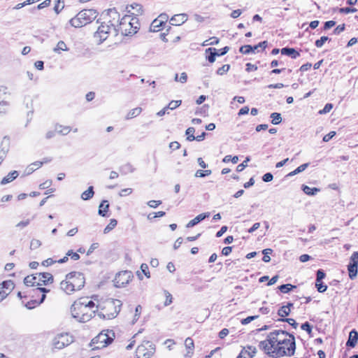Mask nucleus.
Here are the masks:
<instances>
[{
	"mask_svg": "<svg viewBox=\"0 0 358 358\" xmlns=\"http://www.w3.org/2000/svg\"><path fill=\"white\" fill-rule=\"evenodd\" d=\"M127 9L129 13H131V15H138L142 13V6L138 3H132L128 6H127Z\"/></svg>",
	"mask_w": 358,
	"mask_h": 358,
	"instance_id": "aec40b11",
	"label": "nucleus"
},
{
	"mask_svg": "<svg viewBox=\"0 0 358 358\" xmlns=\"http://www.w3.org/2000/svg\"><path fill=\"white\" fill-rule=\"evenodd\" d=\"M164 296H165V298H166L164 304L165 306H168L171 303H172V302H173V297H172L171 294L170 292H169L168 291H164Z\"/></svg>",
	"mask_w": 358,
	"mask_h": 358,
	"instance_id": "49530a36",
	"label": "nucleus"
},
{
	"mask_svg": "<svg viewBox=\"0 0 358 358\" xmlns=\"http://www.w3.org/2000/svg\"><path fill=\"white\" fill-rule=\"evenodd\" d=\"M113 330H103L92 340L91 345L93 349H101L110 344L115 338Z\"/></svg>",
	"mask_w": 358,
	"mask_h": 358,
	"instance_id": "9d476101",
	"label": "nucleus"
},
{
	"mask_svg": "<svg viewBox=\"0 0 358 358\" xmlns=\"http://www.w3.org/2000/svg\"><path fill=\"white\" fill-rule=\"evenodd\" d=\"M85 283L84 275L78 271H72L65 275L64 280L60 282V289L68 295L80 290Z\"/></svg>",
	"mask_w": 358,
	"mask_h": 358,
	"instance_id": "7ed1b4c3",
	"label": "nucleus"
},
{
	"mask_svg": "<svg viewBox=\"0 0 358 358\" xmlns=\"http://www.w3.org/2000/svg\"><path fill=\"white\" fill-rule=\"evenodd\" d=\"M224 163H228L231 162L233 164H236L238 162V157L237 156L232 157L231 155H226L223 159Z\"/></svg>",
	"mask_w": 358,
	"mask_h": 358,
	"instance_id": "c03bdc74",
	"label": "nucleus"
},
{
	"mask_svg": "<svg viewBox=\"0 0 358 358\" xmlns=\"http://www.w3.org/2000/svg\"><path fill=\"white\" fill-rule=\"evenodd\" d=\"M194 131H195V129L194 127H189L186 130L185 133H186V135L187 136V141H192L195 140V136H194Z\"/></svg>",
	"mask_w": 358,
	"mask_h": 358,
	"instance_id": "79ce46f5",
	"label": "nucleus"
},
{
	"mask_svg": "<svg viewBox=\"0 0 358 358\" xmlns=\"http://www.w3.org/2000/svg\"><path fill=\"white\" fill-rule=\"evenodd\" d=\"M119 29L123 35H133L139 29V22L137 17L131 15H124L120 20Z\"/></svg>",
	"mask_w": 358,
	"mask_h": 358,
	"instance_id": "0eeeda50",
	"label": "nucleus"
},
{
	"mask_svg": "<svg viewBox=\"0 0 358 358\" xmlns=\"http://www.w3.org/2000/svg\"><path fill=\"white\" fill-rule=\"evenodd\" d=\"M69 48L66 44L63 41H60L57 43L56 46L54 48L53 51L57 54H60L62 51H68Z\"/></svg>",
	"mask_w": 358,
	"mask_h": 358,
	"instance_id": "cd10ccee",
	"label": "nucleus"
},
{
	"mask_svg": "<svg viewBox=\"0 0 358 358\" xmlns=\"http://www.w3.org/2000/svg\"><path fill=\"white\" fill-rule=\"evenodd\" d=\"M117 223V220L115 219H111L110 220L109 224L104 229L103 232L105 234L108 233L110 231H111L112 229H113L116 227Z\"/></svg>",
	"mask_w": 358,
	"mask_h": 358,
	"instance_id": "ea45409f",
	"label": "nucleus"
},
{
	"mask_svg": "<svg viewBox=\"0 0 358 358\" xmlns=\"http://www.w3.org/2000/svg\"><path fill=\"white\" fill-rule=\"evenodd\" d=\"M142 111V108L141 107H137L135 108L131 109L128 112L127 114L126 118L127 119H131L133 117H137L141 114Z\"/></svg>",
	"mask_w": 358,
	"mask_h": 358,
	"instance_id": "7c9ffc66",
	"label": "nucleus"
},
{
	"mask_svg": "<svg viewBox=\"0 0 358 358\" xmlns=\"http://www.w3.org/2000/svg\"><path fill=\"white\" fill-rule=\"evenodd\" d=\"M315 286H316V287L317 289V291L319 292H321V293L325 292L327 290V286L324 285L322 282V281H319V282L316 281L315 282Z\"/></svg>",
	"mask_w": 358,
	"mask_h": 358,
	"instance_id": "3c124183",
	"label": "nucleus"
},
{
	"mask_svg": "<svg viewBox=\"0 0 358 358\" xmlns=\"http://www.w3.org/2000/svg\"><path fill=\"white\" fill-rule=\"evenodd\" d=\"M257 317H258L257 315L249 316L245 319H243L241 322L243 325H246V324H249L250 322H251L252 321L257 319Z\"/></svg>",
	"mask_w": 358,
	"mask_h": 358,
	"instance_id": "bf43d9fd",
	"label": "nucleus"
},
{
	"mask_svg": "<svg viewBox=\"0 0 358 358\" xmlns=\"http://www.w3.org/2000/svg\"><path fill=\"white\" fill-rule=\"evenodd\" d=\"M41 245V241L38 239H32L30 243V249L36 250Z\"/></svg>",
	"mask_w": 358,
	"mask_h": 358,
	"instance_id": "8fccbe9b",
	"label": "nucleus"
},
{
	"mask_svg": "<svg viewBox=\"0 0 358 358\" xmlns=\"http://www.w3.org/2000/svg\"><path fill=\"white\" fill-rule=\"evenodd\" d=\"M14 288L11 280H6L0 284V302L3 301Z\"/></svg>",
	"mask_w": 358,
	"mask_h": 358,
	"instance_id": "2eb2a0df",
	"label": "nucleus"
},
{
	"mask_svg": "<svg viewBox=\"0 0 358 358\" xmlns=\"http://www.w3.org/2000/svg\"><path fill=\"white\" fill-rule=\"evenodd\" d=\"M71 128L69 127L62 125H56L55 127V131L63 135L69 134Z\"/></svg>",
	"mask_w": 358,
	"mask_h": 358,
	"instance_id": "72a5a7b5",
	"label": "nucleus"
},
{
	"mask_svg": "<svg viewBox=\"0 0 358 358\" xmlns=\"http://www.w3.org/2000/svg\"><path fill=\"white\" fill-rule=\"evenodd\" d=\"M271 123L273 124H278L282 122L281 115L278 113H273L271 114Z\"/></svg>",
	"mask_w": 358,
	"mask_h": 358,
	"instance_id": "e433bc0d",
	"label": "nucleus"
},
{
	"mask_svg": "<svg viewBox=\"0 0 358 358\" xmlns=\"http://www.w3.org/2000/svg\"><path fill=\"white\" fill-rule=\"evenodd\" d=\"M211 173L212 171L209 169L205 171L198 170L196 171L194 176L196 178H203L210 176Z\"/></svg>",
	"mask_w": 358,
	"mask_h": 358,
	"instance_id": "58836bf2",
	"label": "nucleus"
},
{
	"mask_svg": "<svg viewBox=\"0 0 358 358\" xmlns=\"http://www.w3.org/2000/svg\"><path fill=\"white\" fill-rule=\"evenodd\" d=\"M301 329L306 331H307V333L308 334H310L311 332H312V328H311V326L310 325V324L308 322H305L303 323L302 325H301Z\"/></svg>",
	"mask_w": 358,
	"mask_h": 358,
	"instance_id": "e2e57ef3",
	"label": "nucleus"
},
{
	"mask_svg": "<svg viewBox=\"0 0 358 358\" xmlns=\"http://www.w3.org/2000/svg\"><path fill=\"white\" fill-rule=\"evenodd\" d=\"M133 274L129 271H122L116 274L113 282L116 287H125L131 280Z\"/></svg>",
	"mask_w": 358,
	"mask_h": 358,
	"instance_id": "ddd939ff",
	"label": "nucleus"
},
{
	"mask_svg": "<svg viewBox=\"0 0 358 358\" xmlns=\"http://www.w3.org/2000/svg\"><path fill=\"white\" fill-rule=\"evenodd\" d=\"M162 203L161 201L152 200L148 202V205L152 208H157Z\"/></svg>",
	"mask_w": 358,
	"mask_h": 358,
	"instance_id": "0e129e2a",
	"label": "nucleus"
},
{
	"mask_svg": "<svg viewBox=\"0 0 358 358\" xmlns=\"http://www.w3.org/2000/svg\"><path fill=\"white\" fill-rule=\"evenodd\" d=\"M8 96L7 89L5 87H0V113L6 110L8 106V101L6 100Z\"/></svg>",
	"mask_w": 358,
	"mask_h": 358,
	"instance_id": "dca6fc26",
	"label": "nucleus"
},
{
	"mask_svg": "<svg viewBox=\"0 0 358 358\" xmlns=\"http://www.w3.org/2000/svg\"><path fill=\"white\" fill-rule=\"evenodd\" d=\"M302 190L303 192L309 196H314L320 192V189L317 187H310L308 185H302Z\"/></svg>",
	"mask_w": 358,
	"mask_h": 358,
	"instance_id": "bb28decb",
	"label": "nucleus"
},
{
	"mask_svg": "<svg viewBox=\"0 0 358 358\" xmlns=\"http://www.w3.org/2000/svg\"><path fill=\"white\" fill-rule=\"evenodd\" d=\"M188 19V15L186 13H180L173 16L171 20V24L174 26H180L185 23Z\"/></svg>",
	"mask_w": 358,
	"mask_h": 358,
	"instance_id": "f3484780",
	"label": "nucleus"
},
{
	"mask_svg": "<svg viewBox=\"0 0 358 358\" xmlns=\"http://www.w3.org/2000/svg\"><path fill=\"white\" fill-rule=\"evenodd\" d=\"M210 216V213H201L196 216L194 219L190 220L187 224V228H192L199 224L200 222L203 220L205 218L208 217Z\"/></svg>",
	"mask_w": 358,
	"mask_h": 358,
	"instance_id": "6ab92c4d",
	"label": "nucleus"
},
{
	"mask_svg": "<svg viewBox=\"0 0 358 358\" xmlns=\"http://www.w3.org/2000/svg\"><path fill=\"white\" fill-rule=\"evenodd\" d=\"M121 301L117 299H108L96 301V315L101 319L111 320L115 318L120 310Z\"/></svg>",
	"mask_w": 358,
	"mask_h": 358,
	"instance_id": "20e7f679",
	"label": "nucleus"
},
{
	"mask_svg": "<svg viewBox=\"0 0 358 358\" xmlns=\"http://www.w3.org/2000/svg\"><path fill=\"white\" fill-rule=\"evenodd\" d=\"M96 17V12L93 9L83 10L71 18L70 24L73 27H82Z\"/></svg>",
	"mask_w": 358,
	"mask_h": 358,
	"instance_id": "6e6552de",
	"label": "nucleus"
},
{
	"mask_svg": "<svg viewBox=\"0 0 358 358\" xmlns=\"http://www.w3.org/2000/svg\"><path fill=\"white\" fill-rule=\"evenodd\" d=\"M69 257H71L73 260H78L80 259V255L77 253L73 252V250H69L66 255V256L62 259H59L57 260V262L59 264H62L68 261Z\"/></svg>",
	"mask_w": 358,
	"mask_h": 358,
	"instance_id": "b1692460",
	"label": "nucleus"
},
{
	"mask_svg": "<svg viewBox=\"0 0 358 358\" xmlns=\"http://www.w3.org/2000/svg\"><path fill=\"white\" fill-rule=\"evenodd\" d=\"M263 254L264 255L263 257V261L264 262H269L271 261V257L268 256L269 254L272 252L271 249H265L263 250Z\"/></svg>",
	"mask_w": 358,
	"mask_h": 358,
	"instance_id": "5fc2aeb1",
	"label": "nucleus"
},
{
	"mask_svg": "<svg viewBox=\"0 0 358 358\" xmlns=\"http://www.w3.org/2000/svg\"><path fill=\"white\" fill-rule=\"evenodd\" d=\"M97 296H83L76 300L71 306V315L78 322H86L96 315Z\"/></svg>",
	"mask_w": 358,
	"mask_h": 358,
	"instance_id": "f257e3e1",
	"label": "nucleus"
},
{
	"mask_svg": "<svg viewBox=\"0 0 358 358\" xmlns=\"http://www.w3.org/2000/svg\"><path fill=\"white\" fill-rule=\"evenodd\" d=\"M182 103L181 100H173L169 102V105L166 106L168 108V110H174L177 108L178 106H180Z\"/></svg>",
	"mask_w": 358,
	"mask_h": 358,
	"instance_id": "a18cd8bd",
	"label": "nucleus"
},
{
	"mask_svg": "<svg viewBox=\"0 0 358 358\" xmlns=\"http://www.w3.org/2000/svg\"><path fill=\"white\" fill-rule=\"evenodd\" d=\"M35 280V288L33 289V296L35 299L32 301L33 306L29 303L27 305V307L29 309L40 305L45 300V294L49 292L50 289L43 287V286L51 285L53 282L54 278L50 273H36Z\"/></svg>",
	"mask_w": 358,
	"mask_h": 358,
	"instance_id": "f03ea898",
	"label": "nucleus"
},
{
	"mask_svg": "<svg viewBox=\"0 0 358 358\" xmlns=\"http://www.w3.org/2000/svg\"><path fill=\"white\" fill-rule=\"evenodd\" d=\"M333 108V105L331 103H327L324 108L319 111L320 114H326Z\"/></svg>",
	"mask_w": 358,
	"mask_h": 358,
	"instance_id": "052dcab7",
	"label": "nucleus"
},
{
	"mask_svg": "<svg viewBox=\"0 0 358 358\" xmlns=\"http://www.w3.org/2000/svg\"><path fill=\"white\" fill-rule=\"evenodd\" d=\"M252 51V46L250 45H245L240 48V52L243 54H249Z\"/></svg>",
	"mask_w": 358,
	"mask_h": 358,
	"instance_id": "864d4df0",
	"label": "nucleus"
},
{
	"mask_svg": "<svg viewBox=\"0 0 358 358\" xmlns=\"http://www.w3.org/2000/svg\"><path fill=\"white\" fill-rule=\"evenodd\" d=\"M278 336H282V342H279V349L281 350L280 357L292 356L295 352L294 337L284 331H278Z\"/></svg>",
	"mask_w": 358,
	"mask_h": 358,
	"instance_id": "423d86ee",
	"label": "nucleus"
},
{
	"mask_svg": "<svg viewBox=\"0 0 358 358\" xmlns=\"http://www.w3.org/2000/svg\"><path fill=\"white\" fill-rule=\"evenodd\" d=\"M17 172L15 171L9 173L6 177L2 179L1 184H6L8 182L13 181L15 178H17Z\"/></svg>",
	"mask_w": 358,
	"mask_h": 358,
	"instance_id": "f704fd0d",
	"label": "nucleus"
},
{
	"mask_svg": "<svg viewBox=\"0 0 358 358\" xmlns=\"http://www.w3.org/2000/svg\"><path fill=\"white\" fill-rule=\"evenodd\" d=\"M175 80L177 81V82H180L181 83H185L187 82V73L183 72L180 74V76H178V74H176V76H175Z\"/></svg>",
	"mask_w": 358,
	"mask_h": 358,
	"instance_id": "de8ad7c7",
	"label": "nucleus"
},
{
	"mask_svg": "<svg viewBox=\"0 0 358 358\" xmlns=\"http://www.w3.org/2000/svg\"><path fill=\"white\" fill-rule=\"evenodd\" d=\"M281 54L291 57L292 59H296L300 56V54L294 48H282Z\"/></svg>",
	"mask_w": 358,
	"mask_h": 358,
	"instance_id": "4be33fe9",
	"label": "nucleus"
},
{
	"mask_svg": "<svg viewBox=\"0 0 358 358\" xmlns=\"http://www.w3.org/2000/svg\"><path fill=\"white\" fill-rule=\"evenodd\" d=\"M329 40L327 36H322L320 39L315 41V45L317 48H322L324 43Z\"/></svg>",
	"mask_w": 358,
	"mask_h": 358,
	"instance_id": "603ef678",
	"label": "nucleus"
},
{
	"mask_svg": "<svg viewBox=\"0 0 358 358\" xmlns=\"http://www.w3.org/2000/svg\"><path fill=\"white\" fill-rule=\"evenodd\" d=\"M117 30L110 22L101 23L94 34V38L97 43H101L110 36H116Z\"/></svg>",
	"mask_w": 358,
	"mask_h": 358,
	"instance_id": "1a4fd4ad",
	"label": "nucleus"
},
{
	"mask_svg": "<svg viewBox=\"0 0 358 358\" xmlns=\"http://www.w3.org/2000/svg\"><path fill=\"white\" fill-rule=\"evenodd\" d=\"M256 354V348L252 346L244 348L236 358H252Z\"/></svg>",
	"mask_w": 358,
	"mask_h": 358,
	"instance_id": "a211bd4d",
	"label": "nucleus"
},
{
	"mask_svg": "<svg viewBox=\"0 0 358 358\" xmlns=\"http://www.w3.org/2000/svg\"><path fill=\"white\" fill-rule=\"evenodd\" d=\"M140 268H141V271H138L136 272V275L140 280H143V275H144L147 278H150L149 268L146 264H142L141 265Z\"/></svg>",
	"mask_w": 358,
	"mask_h": 358,
	"instance_id": "5701e85b",
	"label": "nucleus"
},
{
	"mask_svg": "<svg viewBox=\"0 0 358 358\" xmlns=\"http://www.w3.org/2000/svg\"><path fill=\"white\" fill-rule=\"evenodd\" d=\"M267 45L266 41H263L262 43H259L258 45H256L255 46H252V52H255V51H258V49L261 48L262 50L265 49Z\"/></svg>",
	"mask_w": 358,
	"mask_h": 358,
	"instance_id": "4d7b16f0",
	"label": "nucleus"
},
{
	"mask_svg": "<svg viewBox=\"0 0 358 358\" xmlns=\"http://www.w3.org/2000/svg\"><path fill=\"white\" fill-rule=\"evenodd\" d=\"M250 161V158L247 157L246 159L241 164H238L236 167V171L241 172L248 166V162Z\"/></svg>",
	"mask_w": 358,
	"mask_h": 358,
	"instance_id": "6e6d98bb",
	"label": "nucleus"
},
{
	"mask_svg": "<svg viewBox=\"0 0 358 358\" xmlns=\"http://www.w3.org/2000/svg\"><path fill=\"white\" fill-rule=\"evenodd\" d=\"M164 24V23H163L162 22L156 18L152 22L150 29L151 31L155 32L159 31L162 29Z\"/></svg>",
	"mask_w": 358,
	"mask_h": 358,
	"instance_id": "c756f323",
	"label": "nucleus"
},
{
	"mask_svg": "<svg viewBox=\"0 0 358 358\" xmlns=\"http://www.w3.org/2000/svg\"><path fill=\"white\" fill-rule=\"evenodd\" d=\"M292 306V303H288L287 306H284L281 307L278 310V315L285 317L289 315L291 311V307Z\"/></svg>",
	"mask_w": 358,
	"mask_h": 358,
	"instance_id": "a878e982",
	"label": "nucleus"
},
{
	"mask_svg": "<svg viewBox=\"0 0 358 358\" xmlns=\"http://www.w3.org/2000/svg\"><path fill=\"white\" fill-rule=\"evenodd\" d=\"M229 69L230 66L229 64H224L217 69V73L220 76H222L227 73L229 71Z\"/></svg>",
	"mask_w": 358,
	"mask_h": 358,
	"instance_id": "09e8293b",
	"label": "nucleus"
},
{
	"mask_svg": "<svg viewBox=\"0 0 358 358\" xmlns=\"http://www.w3.org/2000/svg\"><path fill=\"white\" fill-rule=\"evenodd\" d=\"M358 268V252H354L350 257V262L348 266L349 277L353 280L357 277Z\"/></svg>",
	"mask_w": 358,
	"mask_h": 358,
	"instance_id": "4468645a",
	"label": "nucleus"
},
{
	"mask_svg": "<svg viewBox=\"0 0 358 358\" xmlns=\"http://www.w3.org/2000/svg\"><path fill=\"white\" fill-rule=\"evenodd\" d=\"M141 310H142V307L141 306H137L136 307V310H135L136 313H135V315H134V322L136 321L138 319V317L141 313Z\"/></svg>",
	"mask_w": 358,
	"mask_h": 358,
	"instance_id": "338daca9",
	"label": "nucleus"
},
{
	"mask_svg": "<svg viewBox=\"0 0 358 358\" xmlns=\"http://www.w3.org/2000/svg\"><path fill=\"white\" fill-rule=\"evenodd\" d=\"M155 352L152 342L146 341L140 344L136 350V358H150Z\"/></svg>",
	"mask_w": 358,
	"mask_h": 358,
	"instance_id": "f8f14e48",
	"label": "nucleus"
},
{
	"mask_svg": "<svg viewBox=\"0 0 358 358\" xmlns=\"http://www.w3.org/2000/svg\"><path fill=\"white\" fill-rule=\"evenodd\" d=\"M74 341V337L69 333H61L57 334L51 341L52 349L62 350L69 345Z\"/></svg>",
	"mask_w": 358,
	"mask_h": 358,
	"instance_id": "9b49d317",
	"label": "nucleus"
},
{
	"mask_svg": "<svg viewBox=\"0 0 358 358\" xmlns=\"http://www.w3.org/2000/svg\"><path fill=\"white\" fill-rule=\"evenodd\" d=\"M35 278H36V273L30 275H27L24 279V283L26 286L28 287H35Z\"/></svg>",
	"mask_w": 358,
	"mask_h": 358,
	"instance_id": "2f4dec72",
	"label": "nucleus"
},
{
	"mask_svg": "<svg viewBox=\"0 0 358 358\" xmlns=\"http://www.w3.org/2000/svg\"><path fill=\"white\" fill-rule=\"evenodd\" d=\"M109 208V204L107 201H103L99 207V214L103 217L106 215Z\"/></svg>",
	"mask_w": 358,
	"mask_h": 358,
	"instance_id": "c85d7f7f",
	"label": "nucleus"
},
{
	"mask_svg": "<svg viewBox=\"0 0 358 358\" xmlns=\"http://www.w3.org/2000/svg\"><path fill=\"white\" fill-rule=\"evenodd\" d=\"M133 190L131 188H124L120 190L119 192L120 196H126L130 195L132 193Z\"/></svg>",
	"mask_w": 358,
	"mask_h": 358,
	"instance_id": "13d9d810",
	"label": "nucleus"
},
{
	"mask_svg": "<svg viewBox=\"0 0 358 358\" xmlns=\"http://www.w3.org/2000/svg\"><path fill=\"white\" fill-rule=\"evenodd\" d=\"M207 52H210V55L207 57V59L210 62L213 63L215 60V57L217 55H220L219 53L216 52L215 48H208L206 50Z\"/></svg>",
	"mask_w": 358,
	"mask_h": 358,
	"instance_id": "c9c22d12",
	"label": "nucleus"
},
{
	"mask_svg": "<svg viewBox=\"0 0 358 358\" xmlns=\"http://www.w3.org/2000/svg\"><path fill=\"white\" fill-rule=\"evenodd\" d=\"M336 135V131H330L328 134L325 135L323 137V141L324 142H328L330 139H331Z\"/></svg>",
	"mask_w": 358,
	"mask_h": 358,
	"instance_id": "774afa93",
	"label": "nucleus"
},
{
	"mask_svg": "<svg viewBox=\"0 0 358 358\" xmlns=\"http://www.w3.org/2000/svg\"><path fill=\"white\" fill-rule=\"evenodd\" d=\"M358 341V333L355 330H352L349 334V338L347 341V345L354 348Z\"/></svg>",
	"mask_w": 358,
	"mask_h": 358,
	"instance_id": "393cba45",
	"label": "nucleus"
},
{
	"mask_svg": "<svg viewBox=\"0 0 358 358\" xmlns=\"http://www.w3.org/2000/svg\"><path fill=\"white\" fill-rule=\"evenodd\" d=\"M51 1L50 0H45L42 3H39L37 6L38 9L41 10L42 8H44L45 7H48L50 5Z\"/></svg>",
	"mask_w": 358,
	"mask_h": 358,
	"instance_id": "69168bd1",
	"label": "nucleus"
},
{
	"mask_svg": "<svg viewBox=\"0 0 358 358\" xmlns=\"http://www.w3.org/2000/svg\"><path fill=\"white\" fill-rule=\"evenodd\" d=\"M282 336H278V331L271 332L266 338L259 344L260 350L272 357H280L281 350L279 349V342H282Z\"/></svg>",
	"mask_w": 358,
	"mask_h": 358,
	"instance_id": "39448f33",
	"label": "nucleus"
},
{
	"mask_svg": "<svg viewBox=\"0 0 358 358\" xmlns=\"http://www.w3.org/2000/svg\"><path fill=\"white\" fill-rule=\"evenodd\" d=\"M295 287H296V286L292 285L291 284H285V285H282L279 286L278 289L282 293H287Z\"/></svg>",
	"mask_w": 358,
	"mask_h": 358,
	"instance_id": "a19ab883",
	"label": "nucleus"
},
{
	"mask_svg": "<svg viewBox=\"0 0 358 358\" xmlns=\"http://www.w3.org/2000/svg\"><path fill=\"white\" fill-rule=\"evenodd\" d=\"M50 161H51L50 159H45L44 161H43V162L37 161V162H35L31 164L27 168V173L29 174V173H32L35 170H37L38 169H39L44 163H48Z\"/></svg>",
	"mask_w": 358,
	"mask_h": 358,
	"instance_id": "412c9836",
	"label": "nucleus"
},
{
	"mask_svg": "<svg viewBox=\"0 0 358 358\" xmlns=\"http://www.w3.org/2000/svg\"><path fill=\"white\" fill-rule=\"evenodd\" d=\"M308 166V164H303L297 167L295 170L289 173V176H294L296 175L302 171H303Z\"/></svg>",
	"mask_w": 358,
	"mask_h": 358,
	"instance_id": "37998d69",
	"label": "nucleus"
},
{
	"mask_svg": "<svg viewBox=\"0 0 358 358\" xmlns=\"http://www.w3.org/2000/svg\"><path fill=\"white\" fill-rule=\"evenodd\" d=\"M64 8V3L63 0H57L55 6L54 10L57 14H59Z\"/></svg>",
	"mask_w": 358,
	"mask_h": 358,
	"instance_id": "4c0bfd02",
	"label": "nucleus"
},
{
	"mask_svg": "<svg viewBox=\"0 0 358 358\" xmlns=\"http://www.w3.org/2000/svg\"><path fill=\"white\" fill-rule=\"evenodd\" d=\"M185 347L189 350L194 348V341L191 338H187L185 341Z\"/></svg>",
	"mask_w": 358,
	"mask_h": 358,
	"instance_id": "680f3d73",
	"label": "nucleus"
},
{
	"mask_svg": "<svg viewBox=\"0 0 358 358\" xmlns=\"http://www.w3.org/2000/svg\"><path fill=\"white\" fill-rule=\"evenodd\" d=\"M94 195L93 187H90L87 190L83 192L81 194L82 199L86 201L91 199Z\"/></svg>",
	"mask_w": 358,
	"mask_h": 358,
	"instance_id": "473e14b6",
	"label": "nucleus"
}]
</instances>
